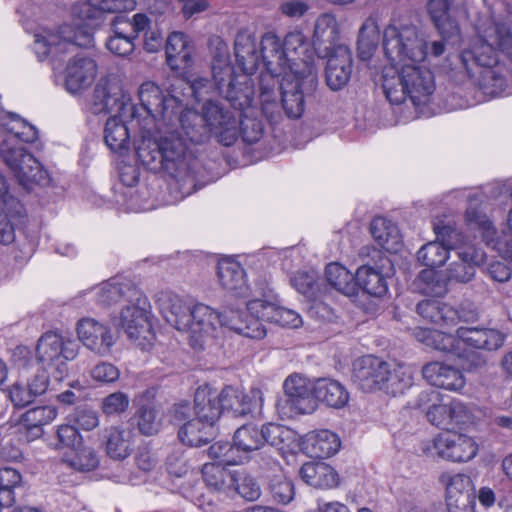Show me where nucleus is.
<instances>
[{
	"label": "nucleus",
	"instance_id": "57",
	"mask_svg": "<svg viewBox=\"0 0 512 512\" xmlns=\"http://www.w3.org/2000/svg\"><path fill=\"white\" fill-rule=\"evenodd\" d=\"M436 240L449 252L459 251L467 245L469 237L464 233L462 226H433Z\"/></svg>",
	"mask_w": 512,
	"mask_h": 512
},
{
	"label": "nucleus",
	"instance_id": "63",
	"mask_svg": "<svg viewBox=\"0 0 512 512\" xmlns=\"http://www.w3.org/2000/svg\"><path fill=\"white\" fill-rule=\"evenodd\" d=\"M234 484L231 490L237 492L247 501H256L261 495L258 481L243 470H235Z\"/></svg>",
	"mask_w": 512,
	"mask_h": 512
},
{
	"label": "nucleus",
	"instance_id": "1",
	"mask_svg": "<svg viewBox=\"0 0 512 512\" xmlns=\"http://www.w3.org/2000/svg\"><path fill=\"white\" fill-rule=\"evenodd\" d=\"M174 119L179 121L181 132L159 127L154 131L142 128L133 145L138 161L147 170L167 173L177 181L183 193L190 195L202 185L197 179L198 160L188 152L183 135L193 144H203L212 134L211 128L195 111L178 113Z\"/></svg>",
	"mask_w": 512,
	"mask_h": 512
},
{
	"label": "nucleus",
	"instance_id": "23",
	"mask_svg": "<svg viewBox=\"0 0 512 512\" xmlns=\"http://www.w3.org/2000/svg\"><path fill=\"white\" fill-rule=\"evenodd\" d=\"M388 373V362L372 355L363 356L353 364L352 381L364 392L381 390Z\"/></svg>",
	"mask_w": 512,
	"mask_h": 512
},
{
	"label": "nucleus",
	"instance_id": "2",
	"mask_svg": "<svg viewBox=\"0 0 512 512\" xmlns=\"http://www.w3.org/2000/svg\"><path fill=\"white\" fill-rule=\"evenodd\" d=\"M339 28L335 17L321 15L314 28V52L318 58L327 59L326 85L332 91L342 90L349 82L353 58L348 46L339 44Z\"/></svg>",
	"mask_w": 512,
	"mask_h": 512
},
{
	"label": "nucleus",
	"instance_id": "4",
	"mask_svg": "<svg viewBox=\"0 0 512 512\" xmlns=\"http://www.w3.org/2000/svg\"><path fill=\"white\" fill-rule=\"evenodd\" d=\"M381 81L383 92L392 105L404 103L407 97L415 106L426 104L435 90L433 73L416 64L386 66Z\"/></svg>",
	"mask_w": 512,
	"mask_h": 512
},
{
	"label": "nucleus",
	"instance_id": "22",
	"mask_svg": "<svg viewBox=\"0 0 512 512\" xmlns=\"http://www.w3.org/2000/svg\"><path fill=\"white\" fill-rule=\"evenodd\" d=\"M432 448L440 457L452 462H466L476 456L478 446L469 436L453 432L440 433Z\"/></svg>",
	"mask_w": 512,
	"mask_h": 512
},
{
	"label": "nucleus",
	"instance_id": "13",
	"mask_svg": "<svg viewBox=\"0 0 512 512\" xmlns=\"http://www.w3.org/2000/svg\"><path fill=\"white\" fill-rule=\"evenodd\" d=\"M93 112L115 113L112 117L131 118L139 116L138 108L130 102L115 79H101L94 88Z\"/></svg>",
	"mask_w": 512,
	"mask_h": 512
},
{
	"label": "nucleus",
	"instance_id": "26",
	"mask_svg": "<svg viewBox=\"0 0 512 512\" xmlns=\"http://www.w3.org/2000/svg\"><path fill=\"white\" fill-rule=\"evenodd\" d=\"M234 56L237 67L245 74H254L263 65L260 41L247 29L240 30L234 40Z\"/></svg>",
	"mask_w": 512,
	"mask_h": 512
},
{
	"label": "nucleus",
	"instance_id": "5",
	"mask_svg": "<svg viewBox=\"0 0 512 512\" xmlns=\"http://www.w3.org/2000/svg\"><path fill=\"white\" fill-rule=\"evenodd\" d=\"M235 449L242 464L251 458V454L266 445L278 450L290 449L296 442L295 432L281 424L268 422L262 425L243 424L233 434Z\"/></svg>",
	"mask_w": 512,
	"mask_h": 512
},
{
	"label": "nucleus",
	"instance_id": "41",
	"mask_svg": "<svg viewBox=\"0 0 512 512\" xmlns=\"http://www.w3.org/2000/svg\"><path fill=\"white\" fill-rule=\"evenodd\" d=\"M217 395L222 415L229 414L238 418L252 413L251 399L237 387L225 385L217 391Z\"/></svg>",
	"mask_w": 512,
	"mask_h": 512
},
{
	"label": "nucleus",
	"instance_id": "12",
	"mask_svg": "<svg viewBox=\"0 0 512 512\" xmlns=\"http://www.w3.org/2000/svg\"><path fill=\"white\" fill-rule=\"evenodd\" d=\"M371 259L373 264L360 266L355 273L356 295L361 290L371 297L382 298L388 292L387 279L395 274L394 264L379 250H374Z\"/></svg>",
	"mask_w": 512,
	"mask_h": 512
},
{
	"label": "nucleus",
	"instance_id": "8",
	"mask_svg": "<svg viewBox=\"0 0 512 512\" xmlns=\"http://www.w3.org/2000/svg\"><path fill=\"white\" fill-rule=\"evenodd\" d=\"M382 46L390 65L421 62L428 55L427 42L415 25H388L383 32Z\"/></svg>",
	"mask_w": 512,
	"mask_h": 512
},
{
	"label": "nucleus",
	"instance_id": "52",
	"mask_svg": "<svg viewBox=\"0 0 512 512\" xmlns=\"http://www.w3.org/2000/svg\"><path fill=\"white\" fill-rule=\"evenodd\" d=\"M166 322L179 331H187L191 325L192 308L178 296L170 297L162 309Z\"/></svg>",
	"mask_w": 512,
	"mask_h": 512
},
{
	"label": "nucleus",
	"instance_id": "27",
	"mask_svg": "<svg viewBox=\"0 0 512 512\" xmlns=\"http://www.w3.org/2000/svg\"><path fill=\"white\" fill-rule=\"evenodd\" d=\"M450 259L446 268L449 282L466 284L474 279L477 267L484 260V253L474 246L464 247L450 256Z\"/></svg>",
	"mask_w": 512,
	"mask_h": 512
},
{
	"label": "nucleus",
	"instance_id": "31",
	"mask_svg": "<svg viewBox=\"0 0 512 512\" xmlns=\"http://www.w3.org/2000/svg\"><path fill=\"white\" fill-rule=\"evenodd\" d=\"M155 389H147L138 394L134 403L137 407L134 418L141 434L152 436L161 428L160 411L155 403Z\"/></svg>",
	"mask_w": 512,
	"mask_h": 512
},
{
	"label": "nucleus",
	"instance_id": "29",
	"mask_svg": "<svg viewBox=\"0 0 512 512\" xmlns=\"http://www.w3.org/2000/svg\"><path fill=\"white\" fill-rule=\"evenodd\" d=\"M456 333L466 346L487 352L499 350L506 339V335L497 329L479 326H460Z\"/></svg>",
	"mask_w": 512,
	"mask_h": 512
},
{
	"label": "nucleus",
	"instance_id": "43",
	"mask_svg": "<svg viewBox=\"0 0 512 512\" xmlns=\"http://www.w3.org/2000/svg\"><path fill=\"white\" fill-rule=\"evenodd\" d=\"M177 437L186 446L201 447L215 438V428L196 416L178 429Z\"/></svg>",
	"mask_w": 512,
	"mask_h": 512
},
{
	"label": "nucleus",
	"instance_id": "38",
	"mask_svg": "<svg viewBox=\"0 0 512 512\" xmlns=\"http://www.w3.org/2000/svg\"><path fill=\"white\" fill-rule=\"evenodd\" d=\"M217 398V390L209 384H204L196 389L193 399L196 416L214 428L222 415Z\"/></svg>",
	"mask_w": 512,
	"mask_h": 512
},
{
	"label": "nucleus",
	"instance_id": "51",
	"mask_svg": "<svg viewBox=\"0 0 512 512\" xmlns=\"http://www.w3.org/2000/svg\"><path fill=\"white\" fill-rule=\"evenodd\" d=\"M238 111V136L247 144L258 142L264 133V126L260 119L255 117L252 104Z\"/></svg>",
	"mask_w": 512,
	"mask_h": 512
},
{
	"label": "nucleus",
	"instance_id": "17",
	"mask_svg": "<svg viewBox=\"0 0 512 512\" xmlns=\"http://www.w3.org/2000/svg\"><path fill=\"white\" fill-rule=\"evenodd\" d=\"M37 138L35 126L15 113H8L7 118L0 119V158L26 149L23 143H32Z\"/></svg>",
	"mask_w": 512,
	"mask_h": 512
},
{
	"label": "nucleus",
	"instance_id": "56",
	"mask_svg": "<svg viewBox=\"0 0 512 512\" xmlns=\"http://www.w3.org/2000/svg\"><path fill=\"white\" fill-rule=\"evenodd\" d=\"M412 384L413 377L407 369L401 366L396 367L388 363V373L386 377H384V384L381 388L382 391L396 396L403 394Z\"/></svg>",
	"mask_w": 512,
	"mask_h": 512
},
{
	"label": "nucleus",
	"instance_id": "24",
	"mask_svg": "<svg viewBox=\"0 0 512 512\" xmlns=\"http://www.w3.org/2000/svg\"><path fill=\"white\" fill-rule=\"evenodd\" d=\"M77 334L86 348L100 356L109 355L116 341L110 328L93 318L79 320Z\"/></svg>",
	"mask_w": 512,
	"mask_h": 512
},
{
	"label": "nucleus",
	"instance_id": "18",
	"mask_svg": "<svg viewBox=\"0 0 512 512\" xmlns=\"http://www.w3.org/2000/svg\"><path fill=\"white\" fill-rule=\"evenodd\" d=\"M236 312V308H227L218 312L204 304H197L192 308L191 325L188 332L195 343H199L204 336L213 335L217 326L227 327L236 332V326L229 321L230 313Z\"/></svg>",
	"mask_w": 512,
	"mask_h": 512
},
{
	"label": "nucleus",
	"instance_id": "10",
	"mask_svg": "<svg viewBox=\"0 0 512 512\" xmlns=\"http://www.w3.org/2000/svg\"><path fill=\"white\" fill-rule=\"evenodd\" d=\"M509 53L512 50V34L509 28L504 25H496L491 42L479 39L471 48L463 50L457 58L470 77L474 76L473 68L480 67L483 70L495 67L498 62L496 51Z\"/></svg>",
	"mask_w": 512,
	"mask_h": 512
},
{
	"label": "nucleus",
	"instance_id": "55",
	"mask_svg": "<svg viewBox=\"0 0 512 512\" xmlns=\"http://www.w3.org/2000/svg\"><path fill=\"white\" fill-rule=\"evenodd\" d=\"M417 282L421 293L428 296L442 297L448 292L447 276L435 269H423L417 276Z\"/></svg>",
	"mask_w": 512,
	"mask_h": 512
},
{
	"label": "nucleus",
	"instance_id": "46",
	"mask_svg": "<svg viewBox=\"0 0 512 512\" xmlns=\"http://www.w3.org/2000/svg\"><path fill=\"white\" fill-rule=\"evenodd\" d=\"M414 336L426 346L452 355H455L459 350L461 342L457 337V333L452 335L430 328H417L414 330Z\"/></svg>",
	"mask_w": 512,
	"mask_h": 512
},
{
	"label": "nucleus",
	"instance_id": "11",
	"mask_svg": "<svg viewBox=\"0 0 512 512\" xmlns=\"http://www.w3.org/2000/svg\"><path fill=\"white\" fill-rule=\"evenodd\" d=\"M277 307L278 304L275 302L253 299L247 302L245 308H236V312H231L229 321L236 326V333L247 338L260 340L267 333L262 321L270 323Z\"/></svg>",
	"mask_w": 512,
	"mask_h": 512
},
{
	"label": "nucleus",
	"instance_id": "9",
	"mask_svg": "<svg viewBox=\"0 0 512 512\" xmlns=\"http://www.w3.org/2000/svg\"><path fill=\"white\" fill-rule=\"evenodd\" d=\"M318 84L316 71L307 67L282 77L279 83L281 103L289 118L298 119L303 115L306 101L315 98Z\"/></svg>",
	"mask_w": 512,
	"mask_h": 512
},
{
	"label": "nucleus",
	"instance_id": "59",
	"mask_svg": "<svg viewBox=\"0 0 512 512\" xmlns=\"http://www.w3.org/2000/svg\"><path fill=\"white\" fill-rule=\"evenodd\" d=\"M23 490L20 472L11 467L0 469V498L6 504H14L19 491Z\"/></svg>",
	"mask_w": 512,
	"mask_h": 512
},
{
	"label": "nucleus",
	"instance_id": "19",
	"mask_svg": "<svg viewBox=\"0 0 512 512\" xmlns=\"http://www.w3.org/2000/svg\"><path fill=\"white\" fill-rule=\"evenodd\" d=\"M285 406L295 414H310L315 411L314 383L305 376L294 373L289 375L283 384Z\"/></svg>",
	"mask_w": 512,
	"mask_h": 512
},
{
	"label": "nucleus",
	"instance_id": "62",
	"mask_svg": "<svg viewBox=\"0 0 512 512\" xmlns=\"http://www.w3.org/2000/svg\"><path fill=\"white\" fill-rule=\"evenodd\" d=\"M268 490L273 501L283 505L290 503L295 496L293 481L283 474L273 475L269 479Z\"/></svg>",
	"mask_w": 512,
	"mask_h": 512
},
{
	"label": "nucleus",
	"instance_id": "64",
	"mask_svg": "<svg viewBox=\"0 0 512 512\" xmlns=\"http://www.w3.org/2000/svg\"><path fill=\"white\" fill-rule=\"evenodd\" d=\"M68 421L74 426L90 431L98 426L97 412L86 403H79L67 415Z\"/></svg>",
	"mask_w": 512,
	"mask_h": 512
},
{
	"label": "nucleus",
	"instance_id": "48",
	"mask_svg": "<svg viewBox=\"0 0 512 512\" xmlns=\"http://www.w3.org/2000/svg\"><path fill=\"white\" fill-rule=\"evenodd\" d=\"M415 311L425 321L441 327H449V321L455 315L451 305L435 299L420 301Z\"/></svg>",
	"mask_w": 512,
	"mask_h": 512
},
{
	"label": "nucleus",
	"instance_id": "34",
	"mask_svg": "<svg viewBox=\"0 0 512 512\" xmlns=\"http://www.w3.org/2000/svg\"><path fill=\"white\" fill-rule=\"evenodd\" d=\"M421 373L429 384L438 388L459 391L465 386V378L459 369L440 362L426 363Z\"/></svg>",
	"mask_w": 512,
	"mask_h": 512
},
{
	"label": "nucleus",
	"instance_id": "60",
	"mask_svg": "<svg viewBox=\"0 0 512 512\" xmlns=\"http://www.w3.org/2000/svg\"><path fill=\"white\" fill-rule=\"evenodd\" d=\"M418 261L428 267L434 269L442 266L450 259L449 252L436 239L423 245L417 252Z\"/></svg>",
	"mask_w": 512,
	"mask_h": 512
},
{
	"label": "nucleus",
	"instance_id": "53",
	"mask_svg": "<svg viewBox=\"0 0 512 512\" xmlns=\"http://www.w3.org/2000/svg\"><path fill=\"white\" fill-rule=\"evenodd\" d=\"M380 41V30L375 21L366 20L359 29L357 54L360 60L368 61L374 55Z\"/></svg>",
	"mask_w": 512,
	"mask_h": 512
},
{
	"label": "nucleus",
	"instance_id": "36",
	"mask_svg": "<svg viewBox=\"0 0 512 512\" xmlns=\"http://www.w3.org/2000/svg\"><path fill=\"white\" fill-rule=\"evenodd\" d=\"M142 292L131 282L108 281L102 284L97 293V302L103 306H111L119 302L128 304L139 302Z\"/></svg>",
	"mask_w": 512,
	"mask_h": 512
},
{
	"label": "nucleus",
	"instance_id": "14",
	"mask_svg": "<svg viewBox=\"0 0 512 512\" xmlns=\"http://www.w3.org/2000/svg\"><path fill=\"white\" fill-rule=\"evenodd\" d=\"M138 96L141 108L147 113L151 122L162 121L168 125L179 113L182 101L179 97L164 91L151 81L141 84Z\"/></svg>",
	"mask_w": 512,
	"mask_h": 512
},
{
	"label": "nucleus",
	"instance_id": "39",
	"mask_svg": "<svg viewBox=\"0 0 512 512\" xmlns=\"http://www.w3.org/2000/svg\"><path fill=\"white\" fill-rule=\"evenodd\" d=\"M217 277L223 289L242 296L247 290L245 271L242 266L230 257L222 258L217 264Z\"/></svg>",
	"mask_w": 512,
	"mask_h": 512
},
{
	"label": "nucleus",
	"instance_id": "37",
	"mask_svg": "<svg viewBox=\"0 0 512 512\" xmlns=\"http://www.w3.org/2000/svg\"><path fill=\"white\" fill-rule=\"evenodd\" d=\"M314 401L340 409L348 403L349 393L346 387L335 379L318 378L314 381Z\"/></svg>",
	"mask_w": 512,
	"mask_h": 512
},
{
	"label": "nucleus",
	"instance_id": "44",
	"mask_svg": "<svg viewBox=\"0 0 512 512\" xmlns=\"http://www.w3.org/2000/svg\"><path fill=\"white\" fill-rule=\"evenodd\" d=\"M341 442L337 434L330 430H319L309 435L305 449L312 458L325 459L335 455Z\"/></svg>",
	"mask_w": 512,
	"mask_h": 512
},
{
	"label": "nucleus",
	"instance_id": "35",
	"mask_svg": "<svg viewBox=\"0 0 512 512\" xmlns=\"http://www.w3.org/2000/svg\"><path fill=\"white\" fill-rule=\"evenodd\" d=\"M77 13L83 23H77L74 26L64 25L60 27L59 37L60 42H67L65 47H62L63 54L74 52L77 48H89L93 46L94 42V28L100 24L101 21L85 20L79 13V6Z\"/></svg>",
	"mask_w": 512,
	"mask_h": 512
},
{
	"label": "nucleus",
	"instance_id": "40",
	"mask_svg": "<svg viewBox=\"0 0 512 512\" xmlns=\"http://www.w3.org/2000/svg\"><path fill=\"white\" fill-rule=\"evenodd\" d=\"M299 475L305 483L318 489H330L339 484V475L334 468L321 461L304 463Z\"/></svg>",
	"mask_w": 512,
	"mask_h": 512
},
{
	"label": "nucleus",
	"instance_id": "50",
	"mask_svg": "<svg viewBox=\"0 0 512 512\" xmlns=\"http://www.w3.org/2000/svg\"><path fill=\"white\" fill-rule=\"evenodd\" d=\"M202 477L207 487L216 492H227L234 484L235 470H230L225 465L204 464Z\"/></svg>",
	"mask_w": 512,
	"mask_h": 512
},
{
	"label": "nucleus",
	"instance_id": "3",
	"mask_svg": "<svg viewBox=\"0 0 512 512\" xmlns=\"http://www.w3.org/2000/svg\"><path fill=\"white\" fill-rule=\"evenodd\" d=\"M211 55L210 88L223 100L228 102L233 109H243L254 101V86L250 79L243 76L239 80L234 66L230 60V51L227 43L219 36L209 39Z\"/></svg>",
	"mask_w": 512,
	"mask_h": 512
},
{
	"label": "nucleus",
	"instance_id": "16",
	"mask_svg": "<svg viewBox=\"0 0 512 512\" xmlns=\"http://www.w3.org/2000/svg\"><path fill=\"white\" fill-rule=\"evenodd\" d=\"M146 299L127 304L121 310L120 325L127 336L143 350L151 348L156 339L150 312L146 310Z\"/></svg>",
	"mask_w": 512,
	"mask_h": 512
},
{
	"label": "nucleus",
	"instance_id": "20",
	"mask_svg": "<svg viewBox=\"0 0 512 512\" xmlns=\"http://www.w3.org/2000/svg\"><path fill=\"white\" fill-rule=\"evenodd\" d=\"M61 336L47 332L43 334L36 346V359L42 369L50 371L51 376L58 382L62 381L69 372L68 364L61 355Z\"/></svg>",
	"mask_w": 512,
	"mask_h": 512
},
{
	"label": "nucleus",
	"instance_id": "15",
	"mask_svg": "<svg viewBox=\"0 0 512 512\" xmlns=\"http://www.w3.org/2000/svg\"><path fill=\"white\" fill-rule=\"evenodd\" d=\"M14 174L19 186L30 193L35 186H47L50 176L42 164L27 150L18 149L13 154L1 157Z\"/></svg>",
	"mask_w": 512,
	"mask_h": 512
},
{
	"label": "nucleus",
	"instance_id": "21",
	"mask_svg": "<svg viewBox=\"0 0 512 512\" xmlns=\"http://www.w3.org/2000/svg\"><path fill=\"white\" fill-rule=\"evenodd\" d=\"M466 0H429L427 4L430 18L443 39L453 44L461 40V31L453 8L464 5Z\"/></svg>",
	"mask_w": 512,
	"mask_h": 512
},
{
	"label": "nucleus",
	"instance_id": "6",
	"mask_svg": "<svg viewBox=\"0 0 512 512\" xmlns=\"http://www.w3.org/2000/svg\"><path fill=\"white\" fill-rule=\"evenodd\" d=\"M134 6V0H87L79 5V13L83 19L92 21H103L106 13L114 14L109 26L138 39L152 21L145 13L130 17L126 10H132Z\"/></svg>",
	"mask_w": 512,
	"mask_h": 512
},
{
	"label": "nucleus",
	"instance_id": "49",
	"mask_svg": "<svg viewBox=\"0 0 512 512\" xmlns=\"http://www.w3.org/2000/svg\"><path fill=\"white\" fill-rule=\"evenodd\" d=\"M327 290L333 288L346 296H356L355 275L338 263H330L325 268Z\"/></svg>",
	"mask_w": 512,
	"mask_h": 512
},
{
	"label": "nucleus",
	"instance_id": "7",
	"mask_svg": "<svg viewBox=\"0 0 512 512\" xmlns=\"http://www.w3.org/2000/svg\"><path fill=\"white\" fill-rule=\"evenodd\" d=\"M210 82L206 78L195 79L191 84L192 95L197 102H203L202 117L211 133L223 146H231L238 139V116L218 99L206 98Z\"/></svg>",
	"mask_w": 512,
	"mask_h": 512
},
{
	"label": "nucleus",
	"instance_id": "33",
	"mask_svg": "<svg viewBox=\"0 0 512 512\" xmlns=\"http://www.w3.org/2000/svg\"><path fill=\"white\" fill-rule=\"evenodd\" d=\"M195 47L189 37L183 33L174 31L166 39V62L172 70H185L193 64Z\"/></svg>",
	"mask_w": 512,
	"mask_h": 512
},
{
	"label": "nucleus",
	"instance_id": "58",
	"mask_svg": "<svg viewBox=\"0 0 512 512\" xmlns=\"http://www.w3.org/2000/svg\"><path fill=\"white\" fill-rule=\"evenodd\" d=\"M377 244L386 252L396 254L403 247L402 235L398 226H369Z\"/></svg>",
	"mask_w": 512,
	"mask_h": 512
},
{
	"label": "nucleus",
	"instance_id": "61",
	"mask_svg": "<svg viewBox=\"0 0 512 512\" xmlns=\"http://www.w3.org/2000/svg\"><path fill=\"white\" fill-rule=\"evenodd\" d=\"M26 217L24 205L9 192L0 197V224H23Z\"/></svg>",
	"mask_w": 512,
	"mask_h": 512
},
{
	"label": "nucleus",
	"instance_id": "47",
	"mask_svg": "<svg viewBox=\"0 0 512 512\" xmlns=\"http://www.w3.org/2000/svg\"><path fill=\"white\" fill-rule=\"evenodd\" d=\"M125 119L110 117L104 128L105 144L112 152L120 155L126 153L130 147V134Z\"/></svg>",
	"mask_w": 512,
	"mask_h": 512
},
{
	"label": "nucleus",
	"instance_id": "45",
	"mask_svg": "<svg viewBox=\"0 0 512 512\" xmlns=\"http://www.w3.org/2000/svg\"><path fill=\"white\" fill-rule=\"evenodd\" d=\"M100 438L107 456L113 460H123L133 451L129 433L118 427L104 429Z\"/></svg>",
	"mask_w": 512,
	"mask_h": 512
},
{
	"label": "nucleus",
	"instance_id": "25",
	"mask_svg": "<svg viewBox=\"0 0 512 512\" xmlns=\"http://www.w3.org/2000/svg\"><path fill=\"white\" fill-rule=\"evenodd\" d=\"M476 493L466 474L447 476L446 504L448 512H475Z\"/></svg>",
	"mask_w": 512,
	"mask_h": 512
},
{
	"label": "nucleus",
	"instance_id": "42",
	"mask_svg": "<svg viewBox=\"0 0 512 512\" xmlns=\"http://www.w3.org/2000/svg\"><path fill=\"white\" fill-rule=\"evenodd\" d=\"M483 242L502 258L512 261V226H476Z\"/></svg>",
	"mask_w": 512,
	"mask_h": 512
},
{
	"label": "nucleus",
	"instance_id": "30",
	"mask_svg": "<svg viewBox=\"0 0 512 512\" xmlns=\"http://www.w3.org/2000/svg\"><path fill=\"white\" fill-rule=\"evenodd\" d=\"M97 74L95 60L84 53L76 54L66 67L65 87L70 93L88 88Z\"/></svg>",
	"mask_w": 512,
	"mask_h": 512
},
{
	"label": "nucleus",
	"instance_id": "32",
	"mask_svg": "<svg viewBox=\"0 0 512 512\" xmlns=\"http://www.w3.org/2000/svg\"><path fill=\"white\" fill-rule=\"evenodd\" d=\"M260 48L263 66L272 78L289 73L283 41L275 33H265L260 39Z\"/></svg>",
	"mask_w": 512,
	"mask_h": 512
},
{
	"label": "nucleus",
	"instance_id": "28",
	"mask_svg": "<svg viewBox=\"0 0 512 512\" xmlns=\"http://www.w3.org/2000/svg\"><path fill=\"white\" fill-rule=\"evenodd\" d=\"M282 41L286 57L288 58L289 73L305 70L306 66L309 70L315 71L313 65V57L316 55L314 52V39L311 46L302 32L292 31Z\"/></svg>",
	"mask_w": 512,
	"mask_h": 512
},
{
	"label": "nucleus",
	"instance_id": "54",
	"mask_svg": "<svg viewBox=\"0 0 512 512\" xmlns=\"http://www.w3.org/2000/svg\"><path fill=\"white\" fill-rule=\"evenodd\" d=\"M292 286L308 300L320 298L327 293L324 279L318 278L315 272L299 271L291 278Z\"/></svg>",
	"mask_w": 512,
	"mask_h": 512
}]
</instances>
